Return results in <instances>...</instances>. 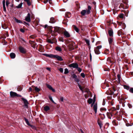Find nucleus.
Returning a JSON list of instances; mask_svg holds the SVG:
<instances>
[{
    "label": "nucleus",
    "instance_id": "obj_3",
    "mask_svg": "<svg viewBox=\"0 0 133 133\" xmlns=\"http://www.w3.org/2000/svg\"><path fill=\"white\" fill-rule=\"evenodd\" d=\"M101 46L99 45L95 48L94 51L96 54H100V52L99 51V49H101Z\"/></svg>",
    "mask_w": 133,
    "mask_h": 133
},
{
    "label": "nucleus",
    "instance_id": "obj_8",
    "mask_svg": "<svg viewBox=\"0 0 133 133\" xmlns=\"http://www.w3.org/2000/svg\"><path fill=\"white\" fill-rule=\"evenodd\" d=\"M53 58H56L57 60L60 61H63V59L61 57L57 55H53Z\"/></svg>",
    "mask_w": 133,
    "mask_h": 133
},
{
    "label": "nucleus",
    "instance_id": "obj_20",
    "mask_svg": "<svg viewBox=\"0 0 133 133\" xmlns=\"http://www.w3.org/2000/svg\"><path fill=\"white\" fill-rule=\"evenodd\" d=\"M107 115L109 118L111 119V117L112 116V114L111 113L107 112Z\"/></svg>",
    "mask_w": 133,
    "mask_h": 133
},
{
    "label": "nucleus",
    "instance_id": "obj_50",
    "mask_svg": "<svg viewBox=\"0 0 133 133\" xmlns=\"http://www.w3.org/2000/svg\"><path fill=\"white\" fill-rule=\"evenodd\" d=\"M48 1L49 0H44L43 2L45 4H46L48 2Z\"/></svg>",
    "mask_w": 133,
    "mask_h": 133
},
{
    "label": "nucleus",
    "instance_id": "obj_7",
    "mask_svg": "<svg viewBox=\"0 0 133 133\" xmlns=\"http://www.w3.org/2000/svg\"><path fill=\"white\" fill-rule=\"evenodd\" d=\"M30 15L29 13H28L25 17V20L27 22H30L31 21V19L30 18Z\"/></svg>",
    "mask_w": 133,
    "mask_h": 133
},
{
    "label": "nucleus",
    "instance_id": "obj_15",
    "mask_svg": "<svg viewBox=\"0 0 133 133\" xmlns=\"http://www.w3.org/2000/svg\"><path fill=\"white\" fill-rule=\"evenodd\" d=\"M32 88L35 90L36 92H39L40 91V89L38 88L37 87H35L34 86H32Z\"/></svg>",
    "mask_w": 133,
    "mask_h": 133
},
{
    "label": "nucleus",
    "instance_id": "obj_55",
    "mask_svg": "<svg viewBox=\"0 0 133 133\" xmlns=\"http://www.w3.org/2000/svg\"><path fill=\"white\" fill-rule=\"evenodd\" d=\"M90 59L91 61L92 56L91 54L90 53Z\"/></svg>",
    "mask_w": 133,
    "mask_h": 133
},
{
    "label": "nucleus",
    "instance_id": "obj_23",
    "mask_svg": "<svg viewBox=\"0 0 133 133\" xmlns=\"http://www.w3.org/2000/svg\"><path fill=\"white\" fill-rule=\"evenodd\" d=\"M108 41L109 44L110 45L111 44H112V42L113 41V40L112 38L110 37L109 38Z\"/></svg>",
    "mask_w": 133,
    "mask_h": 133
},
{
    "label": "nucleus",
    "instance_id": "obj_40",
    "mask_svg": "<svg viewBox=\"0 0 133 133\" xmlns=\"http://www.w3.org/2000/svg\"><path fill=\"white\" fill-rule=\"evenodd\" d=\"M81 76H82L83 78H84L85 77V75L84 73H82L81 74Z\"/></svg>",
    "mask_w": 133,
    "mask_h": 133
},
{
    "label": "nucleus",
    "instance_id": "obj_14",
    "mask_svg": "<svg viewBox=\"0 0 133 133\" xmlns=\"http://www.w3.org/2000/svg\"><path fill=\"white\" fill-rule=\"evenodd\" d=\"M63 34L66 37H70V35L68 32L66 31H64Z\"/></svg>",
    "mask_w": 133,
    "mask_h": 133
},
{
    "label": "nucleus",
    "instance_id": "obj_35",
    "mask_svg": "<svg viewBox=\"0 0 133 133\" xmlns=\"http://www.w3.org/2000/svg\"><path fill=\"white\" fill-rule=\"evenodd\" d=\"M124 88L125 89H127V90H129L130 89V87L126 85H124Z\"/></svg>",
    "mask_w": 133,
    "mask_h": 133
},
{
    "label": "nucleus",
    "instance_id": "obj_28",
    "mask_svg": "<svg viewBox=\"0 0 133 133\" xmlns=\"http://www.w3.org/2000/svg\"><path fill=\"white\" fill-rule=\"evenodd\" d=\"M24 1L26 2L28 5L30 6L31 5V3L30 1L29 0H24Z\"/></svg>",
    "mask_w": 133,
    "mask_h": 133
},
{
    "label": "nucleus",
    "instance_id": "obj_11",
    "mask_svg": "<svg viewBox=\"0 0 133 133\" xmlns=\"http://www.w3.org/2000/svg\"><path fill=\"white\" fill-rule=\"evenodd\" d=\"M46 85L48 88L50 90H52L53 92H55V90L53 89L52 87L50 85H49L48 84H46Z\"/></svg>",
    "mask_w": 133,
    "mask_h": 133
},
{
    "label": "nucleus",
    "instance_id": "obj_60",
    "mask_svg": "<svg viewBox=\"0 0 133 133\" xmlns=\"http://www.w3.org/2000/svg\"><path fill=\"white\" fill-rule=\"evenodd\" d=\"M101 110H103L106 111V109L105 108H102L101 109Z\"/></svg>",
    "mask_w": 133,
    "mask_h": 133
},
{
    "label": "nucleus",
    "instance_id": "obj_48",
    "mask_svg": "<svg viewBox=\"0 0 133 133\" xmlns=\"http://www.w3.org/2000/svg\"><path fill=\"white\" fill-rule=\"evenodd\" d=\"M66 14L68 15V17H70L71 16V13L70 12H68Z\"/></svg>",
    "mask_w": 133,
    "mask_h": 133
},
{
    "label": "nucleus",
    "instance_id": "obj_22",
    "mask_svg": "<svg viewBox=\"0 0 133 133\" xmlns=\"http://www.w3.org/2000/svg\"><path fill=\"white\" fill-rule=\"evenodd\" d=\"M55 22L54 18L53 17H52L50 18V21L49 22L51 23H54Z\"/></svg>",
    "mask_w": 133,
    "mask_h": 133
},
{
    "label": "nucleus",
    "instance_id": "obj_31",
    "mask_svg": "<svg viewBox=\"0 0 133 133\" xmlns=\"http://www.w3.org/2000/svg\"><path fill=\"white\" fill-rule=\"evenodd\" d=\"M93 99H92L90 98L88 100V102L89 104L91 103L92 102Z\"/></svg>",
    "mask_w": 133,
    "mask_h": 133
},
{
    "label": "nucleus",
    "instance_id": "obj_57",
    "mask_svg": "<svg viewBox=\"0 0 133 133\" xmlns=\"http://www.w3.org/2000/svg\"><path fill=\"white\" fill-rule=\"evenodd\" d=\"M72 77L74 78H75V74H72Z\"/></svg>",
    "mask_w": 133,
    "mask_h": 133
},
{
    "label": "nucleus",
    "instance_id": "obj_47",
    "mask_svg": "<svg viewBox=\"0 0 133 133\" xmlns=\"http://www.w3.org/2000/svg\"><path fill=\"white\" fill-rule=\"evenodd\" d=\"M59 70L61 72H63V69L62 68H60L59 69Z\"/></svg>",
    "mask_w": 133,
    "mask_h": 133
},
{
    "label": "nucleus",
    "instance_id": "obj_16",
    "mask_svg": "<svg viewBox=\"0 0 133 133\" xmlns=\"http://www.w3.org/2000/svg\"><path fill=\"white\" fill-rule=\"evenodd\" d=\"M43 55L50 58H53V55L52 54H43Z\"/></svg>",
    "mask_w": 133,
    "mask_h": 133
},
{
    "label": "nucleus",
    "instance_id": "obj_4",
    "mask_svg": "<svg viewBox=\"0 0 133 133\" xmlns=\"http://www.w3.org/2000/svg\"><path fill=\"white\" fill-rule=\"evenodd\" d=\"M75 69L78 72H76L75 74H79L82 71V69L78 67V64L76 63H75Z\"/></svg>",
    "mask_w": 133,
    "mask_h": 133
},
{
    "label": "nucleus",
    "instance_id": "obj_12",
    "mask_svg": "<svg viewBox=\"0 0 133 133\" xmlns=\"http://www.w3.org/2000/svg\"><path fill=\"white\" fill-rule=\"evenodd\" d=\"M97 104L96 103L94 104L93 105V109L95 114L97 113Z\"/></svg>",
    "mask_w": 133,
    "mask_h": 133
},
{
    "label": "nucleus",
    "instance_id": "obj_19",
    "mask_svg": "<svg viewBox=\"0 0 133 133\" xmlns=\"http://www.w3.org/2000/svg\"><path fill=\"white\" fill-rule=\"evenodd\" d=\"M10 56L12 59L14 58L16 56L15 54L14 53H11L10 54Z\"/></svg>",
    "mask_w": 133,
    "mask_h": 133
},
{
    "label": "nucleus",
    "instance_id": "obj_2",
    "mask_svg": "<svg viewBox=\"0 0 133 133\" xmlns=\"http://www.w3.org/2000/svg\"><path fill=\"white\" fill-rule=\"evenodd\" d=\"M88 10H83L82 11L81 14L82 15H88L90 13V11L91 10V7L89 6H88Z\"/></svg>",
    "mask_w": 133,
    "mask_h": 133
},
{
    "label": "nucleus",
    "instance_id": "obj_54",
    "mask_svg": "<svg viewBox=\"0 0 133 133\" xmlns=\"http://www.w3.org/2000/svg\"><path fill=\"white\" fill-rule=\"evenodd\" d=\"M95 102V99L94 98V100H93V101H92V103L94 104Z\"/></svg>",
    "mask_w": 133,
    "mask_h": 133
},
{
    "label": "nucleus",
    "instance_id": "obj_45",
    "mask_svg": "<svg viewBox=\"0 0 133 133\" xmlns=\"http://www.w3.org/2000/svg\"><path fill=\"white\" fill-rule=\"evenodd\" d=\"M119 109V105H117L116 106V109H115V108L114 109V110H116V109L118 110Z\"/></svg>",
    "mask_w": 133,
    "mask_h": 133
},
{
    "label": "nucleus",
    "instance_id": "obj_59",
    "mask_svg": "<svg viewBox=\"0 0 133 133\" xmlns=\"http://www.w3.org/2000/svg\"><path fill=\"white\" fill-rule=\"evenodd\" d=\"M46 69L47 70H48L49 71H50V69L49 68L47 67V68H46Z\"/></svg>",
    "mask_w": 133,
    "mask_h": 133
},
{
    "label": "nucleus",
    "instance_id": "obj_5",
    "mask_svg": "<svg viewBox=\"0 0 133 133\" xmlns=\"http://www.w3.org/2000/svg\"><path fill=\"white\" fill-rule=\"evenodd\" d=\"M10 94L11 97H15L16 96L21 97V95L17 94L16 92L13 91H11L10 92Z\"/></svg>",
    "mask_w": 133,
    "mask_h": 133
},
{
    "label": "nucleus",
    "instance_id": "obj_63",
    "mask_svg": "<svg viewBox=\"0 0 133 133\" xmlns=\"http://www.w3.org/2000/svg\"><path fill=\"white\" fill-rule=\"evenodd\" d=\"M47 26H48V25H45V26H44V28H47Z\"/></svg>",
    "mask_w": 133,
    "mask_h": 133
},
{
    "label": "nucleus",
    "instance_id": "obj_32",
    "mask_svg": "<svg viewBox=\"0 0 133 133\" xmlns=\"http://www.w3.org/2000/svg\"><path fill=\"white\" fill-rule=\"evenodd\" d=\"M75 5L77 6V9H79L80 8L79 3L78 2H75Z\"/></svg>",
    "mask_w": 133,
    "mask_h": 133
},
{
    "label": "nucleus",
    "instance_id": "obj_27",
    "mask_svg": "<svg viewBox=\"0 0 133 133\" xmlns=\"http://www.w3.org/2000/svg\"><path fill=\"white\" fill-rule=\"evenodd\" d=\"M49 109V107L48 106H46L44 107V110L46 111H48Z\"/></svg>",
    "mask_w": 133,
    "mask_h": 133
},
{
    "label": "nucleus",
    "instance_id": "obj_25",
    "mask_svg": "<svg viewBox=\"0 0 133 133\" xmlns=\"http://www.w3.org/2000/svg\"><path fill=\"white\" fill-rule=\"evenodd\" d=\"M55 49L57 51H62V49H61V48L60 47H59L58 46L56 47L55 48Z\"/></svg>",
    "mask_w": 133,
    "mask_h": 133
},
{
    "label": "nucleus",
    "instance_id": "obj_61",
    "mask_svg": "<svg viewBox=\"0 0 133 133\" xmlns=\"http://www.w3.org/2000/svg\"><path fill=\"white\" fill-rule=\"evenodd\" d=\"M68 0H63V1L64 3H66Z\"/></svg>",
    "mask_w": 133,
    "mask_h": 133
},
{
    "label": "nucleus",
    "instance_id": "obj_24",
    "mask_svg": "<svg viewBox=\"0 0 133 133\" xmlns=\"http://www.w3.org/2000/svg\"><path fill=\"white\" fill-rule=\"evenodd\" d=\"M14 20L17 23H22V22L20 20H18V19H17L16 18H15L14 19Z\"/></svg>",
    "mask_w": 133,
    "mask_h": 133
},
{
    "label": "nucleus",
    "instance_id": "obj_9",
    "mask_svg": "<svg viewBox=\"0 0 133 133\" xmlns=\"http://www.w3.org/2000/svg\"><path fill=\"white\" fill-rule=\"evenodd\" d=\"M19 49L20 52L22 53H25L26 52L25 49L21 46H20L19 47Z\"/></svg>",
    "mask_w": 133,
    "mask_h": 133
},
{
    "label": "nucleus",
    "instance_id": "obj_33",
    "mask_svg": "<svg viewBox=\"0 0 133 133\" xmlns=\"http://www.w3.org/2000/svg\"><path fill=\"white\" fill-rule=\"evenodd\" d=\"M69 72V71L68 69L67 68H65L64 69V74H66L68 73Z\"/></svg>",
    "mask_w": 133,
    "mask_h": 133
},
{
    "label": "nucleus",
    "instance_id": "obj_64",
    "mask_svg": "<svg viewBox=\"0 0 133 133\" xmlns=\"http://www.w3.org/2000/svg\"><path fill=\"white\" fill-rule=\"evenodd\" d=\"M81 131L82 133H84L83 131L82 130H81Z\"/></svg>",
    "mask_w": 133,
    "mask_h": 133
},
{
    "label": "nucleus",
    "instance_id": "obj_62",
    "mask_svg": "<svg viewBox=\"0 0 133 133\" xmlns=\"http://www.w3.org/2000/svg\"><path fill=\"white\" fill-rule=\"evenodd\" d=\"M24 23L25 24H27V25H29V24L28 23H26V22H24Z\"/></svg>",
    "mask_w": 133,
    "mask_h": 133
},
{
    "label": "nucleus",
    "instance_id": "obj_34",
    "mask_svg": "<svg viewBox=\"0 0 133 133\" xmlns=\"http://www.w3.org/2000/svg\"><path fill=\"white\" fill-rule=\"evenodd\" d=\"M117 22L118 24L120 26L122 24V25H123L124 26V24L123 23L122 24V23L121 22Z\"/></svg>",
    "mask_w": 133,
    "mask_h": 133
},
{
    "label": "nucleus",
    "instance_id": "obj_56",
    "mask_svg": "<svg viewBox=\"0 0 133 133\" xmlns=\"http://www.w3.org/2000/svg\"><path fill=\"white\" fill-rule=\"evenodd\" d=\"M49 3L51 4L52 3V1H51V0H49Z\"/></svg>",
    "mask_w": 133,
    "mask_h": 133
},
{
    "label": "nucleus",
    "instance_id": "obj_37",
    "mask_svg": "<svg viewBox=\"0 0 133 133\" xmlns=\"http://www.w3.org/2000/svg\"><path fill=\"white\" fill-rule=\"evenodd\" d=\"M49 98L50 99V100L52 102L54 103H55L54 101L52 99V97L51 96H49Z\"/></svg>",
    "mask_w": 133,
    "mask_h": 133
},
{
    "label": "nucleus",
    "instance_id": "obj_30",
    "mask_svg": "<svg viewBox=\"0 0 133 133\" xmlns=\"http://www.w3.org/2000/svg\"><path fill=\"white\" fill-rule=\"evenodd\" d=\"M23 4V3L21 2L16 7V8H21L22 7V5Z\"/></svg>",
    "mask_w": 133,
    "mask_h": 133
},
{
    "label": "nucleus",
    "instance_id": "obj_49",
    "mask_svg": "<svg viewBox=\"0 0 133 133\" xmlns=\"http://www.w3.org/2000/svg\"><path fill=\"white\" fill-rule=\"evenodd\" d=\"M60 99L61 101L63 102V101L64 98H63V97H60Z\"/></svg>",
    "mask_w": 133,
    "mask_h": 133
},
{
    "label": "nucleus",
    "instance_id": "obj_21",
    "mask_svg": "<svg viewBox=\"0 0 133 133\" xmlns=\"http://www.w3.org/2000/svg\"><path fill=\"white\" fill-rule=\"evenodd\" d=\"M108 33L110 36H112L113 35V31L112 30L110 29L109 30Z\"/></svg>",
    "mask_w": 133,
    "mask_h": 133
},
{
    "label": "nucleus",
    "instance_id": "obj_58",
    "mask_svg": "<svg viewBox=\"0 0 133 133\" xmlns=\"http://www.w3.org/2000/svg\"><path fill=\"white\" fill-rule=\"evenodd\" d=\"M29 90L30 91H32V88L31 87H30Z\"/></svg>",
    "mask_w": 133,
    "mask_h": 133
},
{
    "label": "nucleus",
    "instance_id": "obj_36",
    "mask_svg": "<svg viewBox=\"0 0 133 133\" xmlns=\"http://www.w3.org/2000/svg\"><path fill=\"white\" fill-rule=\"evenodd\" d=\"M85 41L86 43L88 45H90V43H89V41L88 39H85Z\"/></svg>",
    "mask_w": 133,
    "mask_h": 133
},
{
    "label": "nucleus",
    "instance_id": "obj_38",
    "mask_svg": "<svg viewBox=\"0 0 133 133\" xmlns=\"http://www.w3.org/2000/svg\"><path fill=\"white\" fill-rule=\"evenodd\" d=\"M123 16L124 14H121L119 16V18H123Z\"/></svg>",
    "mask_w": 133,
    "mask_h": 133
},
{
    "label": "nucleus",
    "instance_id": "obj_44",
    "mask_svg": "<svg viewBox=\"0 0 133 133\" xmlns=\"http://www.w3.org/2000/svg\"><path fill=\"white\" fill-rule=\"evenodd\" d=\"M128 106L130 108H131L132 107L130 103H128Z\"/></svg>",
    "mask_w": 133,
    "mask_h": 133
},
{
    "label": "nucleus",
    "instance_id": "obj_46",
    "mask_svg": "<svg viewBox=\"0 0 133 133\" xmlns=\"http://www.w3.org/2000/svg\"><path fill=\"white\" fill-rule=\"evenodd\" d=\"M105 99H103V104H102L103 105H105Z\"/></svg>",
    "mask_w": 133,
    "mask_h": 133
},
{
    "label": "nucleus",
    "instance_id": "obj_18",
    "mask_svg": "<svg viewBox=\"0 0 133 133\" xmlns=\"http://www.w3.org/2000/svg\"><path fill=\"white\" fill-rule=\"evenodd\" d=\"M97 123H98V124L99 125L100 129H101L102 127V125H103V124L99 120H98L97 121Z\"/></svg>",
    "mask_w": 133,
    "mask_h": 133
},
{
    "label": "nucleus",
    "instance_id": "obj_29",
    "mask_svg": "<svg viewBox=\"0 0 133 133\" xmlns=\"http://www.w3.org/2000/svg\"><path fill=\"white\" fill-rule=\"evenodd\" d=\"M69 66L70 68H75V63H73L69 65Z\"/></svg>",
    "mask_w": 133,
    "mask_h": 133
},
{
    "label": "nucleus",
    "instance_id": "obj_41",
    "mask_svg": "<svg viewBox=\"0 0 133 133\" xmlns=\"http://www.w3.org/2000/svg\"><path fill=\"white\" fill-rule=\"evenodd\" d=\"M129 91L130 92L133 93V88H131Z\"/></svg>",
    "mask_w": 133,
    "mask_h": 133
},
{
    "label": "nucleus",
    "instance_id": "obj_13",
    "mask_svg": "<svg viewBox=\"0 0 133 133\" xmlns=\"http://www.w3.org/2000/svg\"><path fill=\"white\" fill-rule=\"evenodd\" d=\"M24 119L26 123L28 125L31 126L32 128H33L34 127V126H33L31 125L30 124L29 122L27 119L26 118H24Z\"/></svg>",
    "mask_w": 133,
    "mask_h": 133
},
{
    "label": "nucleus",
    "instance_id": "obj_51",
    "mask_svg": "<svg viewBox=\"0 0 133 133\" xmlns=\"http://www.w3.org/2000/svg\"><path fill=\"white\" fill-rule=\"evenodd\" d=\"M3 7L4 11L6 12V9L5 7V5L3 6Z\"/></svg>",
    "mask_w": 133,
    "mask_h": 133
},
{
    "label": "nucleus",
    "instance_id": "obj_39",
    "mask_svg": "<svg viewBox=\"0 0 133 133\" xmlns=\"http://www.w3.org/2000/svg\"><path fill=\"white\" fill-rule=\"evenodd\" d=\"M6 5L7 6H8V5L10 3L9 1L8 0H6Z\"/></svg>",
    "mask_w": 133,
    "mask_h": 133
},
{
    "label": "nucleus",
    "instance_id": "obj_26",
    "mask_svg": "<svg viewBox=\"0 0 133 133\" xmlns=\"http://www.w3.org/2000/svg\"><path fill=\"white\" fill-rule=\"evenodd\" d=\"M47 42L51 44H53L54 43V42L52 41L50 39H47Z\"/></svg>",
    "mask_w": 133,
    "mask_h": 133
},
{
    "label": "nucleus",
    "instance_id": "obj_52",
    "mask_svg": "<svg viewBox=\"0 0 133 133\" xmlns=\"http://www.w3.org/2000/svg\"><path fill=\"white\" fill-rule=\"evenodd\" d=\"M20 31L23 32V33L24 32V29H20Z\"/></svg>",
    "mask_w": 133,
    "mask_h": 133
},
{
    "label": "nucleus",
    "instance_id": "obj_17",
    "mask_svg": "<svg viewBox=\"0 0 133 133\" xmlns=\"http://www.w3.org/2000/svg\"><path fill=\"white\" fill-rule=\"evenodd\" d=\"M112 89L113 91H112V94H114L116 96H117L118 94V93H117L118 91H116V90L114 88H112Z\"/></svg>",
    "mask_w": 133,
    "mask_h": 133
},
{
    "label": "nucleus",
    "instance_id": "obj_42",
    "mask_svg": "<svg viewBox=\"0 0 133 133\" xmlns=\"http://www.w3.org/2000/svg\"><path fill=\"white\" fill-rule=\"evenodd\" d=\"M75 31H76L79 34V29L76 27L75 26Z\"/></svg>",
    "mask_w": 133,
    "mask_h": 133
},
{
    "label": "nucleus",
    "instance_id": "obj_53",
    "mask_svg": "<svg viewBox=\"0 0 133 133\" xmlns=\"http://www.w3.org/2000/svg\"><path fill=\"white\" fill-rule=\"evenodd\" d=\"M5 0H3V1L2 3L3 4V5H5Z\"/></svg>",
    "mask_w": 133,
    "mask_h": 133
},
{
    "label": "nucleus",
    "instance_id": "obj_10",
    "mask_svg": "<svg viewBox=\"0 0 133 133\" xmlns=\"http://www.w3.org/2000/svg\"><path fill=\"white\" fill-rule=\"evenodd\" d=\"M22 99L23 101L25 106L27 108L28 107V101L26 99L23 98H22Z\"/></svg>",
    "mask_w": 133,
    "mask_h": 133
},
{
    "label": "nucleus",
    "instance_id": "obj_1",
    "mask_svg": "<svg viewBox=\"0 0 133 133\" xmlns=\"http://www.w3.org/2000/svg\"><path fill=\"white\" fill-rule=\"evenodd\" d=\"M54 28V30L53 31L51 29H50L49 30V32L51 34L52 36H56L57 35V34L56 33L58 32L59 30V28L57 27H55Z\"/></svg>",
    "mask_w": 133,
    "mask_h": 133
},
{
    "label": "nucleus",
    "instance_id": "obj_43",
    "mask_svg": "<svg viewBox=\"0 0 133 133\" xmlns=\"http://www.w3.org/2000/svg\"><path fill=\"white\" fill-rule=\"evenodd\" d=\"M117 77L118 78V79L119 81L120 79L121 78V76L120 75L118 74L117 75Z\"/></svg>",
    "mask_w": 133,
    "mask_h": 133
},
{
    "label": "nucleus",
    "instance_id": "obj_6",
    "mask_svg": "<svg viewBox=\"0 0 133 133\" xmlns=\"http://www.w3.org/2000/svg\"><path fill=\"white\" fill-rule=\"evenodd\" d=\"M77 76L76 75H75V81H76V82H77V83L78 84V85L79 88V89L81 90H82V88L81 86L80 85V84H79V82L80 81V78L79 77V78H77Z\"/></svg>",
    "mask_w": 133,
    "mask_h": 133
}]
</instances>
